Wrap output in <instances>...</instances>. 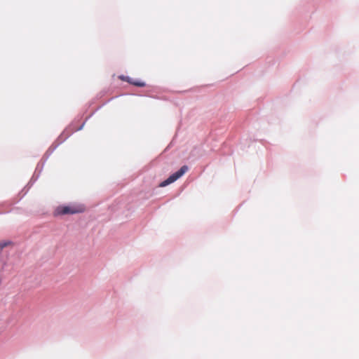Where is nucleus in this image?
Returning a JSON list of instances; mask_svg holds the SVG:
<instances>
[{
  "label": "nucleus",
  "mask_w": 359,
  "mask_h": 359,
  "mask_svg": "<svg viewBox=\"0 0 359 359\" xmlns=\"http://www.w3.org/2000/svg\"><path fill=\"white\" fill-rule=\"evenodd\" d=\"M84 208L81 206H59L55 210L57 215H63L67 214H76L83 212Z\"/></svg>",
  "instance_id": "nucleus-1"
},
{
  "label": "nucleus",
  "mask_w": 359,
  "mask_h": 359,
  "mask_svg": "<svg viewBox=\"0 0 359 359\" xmlns=\"http://www.w3.org/2000/svg\"><path fill=\"white\" fill-rule=\"evenodd\" d=\"M188 170V167L187 165H183L181 168L177 171L176 172L171 175L167 180H164L160 184V187H165L178 180L180 177H182L186 172Z\"/></svg>",
  "instance_id": "nucleus-2"
},
{
  "label": "nucleus",
  "mask_w": 359,
  "mask_h": 359,
  "mask_svg": "<svg viewBox=\"0 0 359 359\" xmlns=\"http://www.w3.org/2000/svg\"><path fill=\"white\" fill-rule=\"evenodd\" d=\"M120 79L123 81H126L135 86L138 87H144L145 86V83L140 81H134L133 79L129 77H125L123 76H121Z\"/></svg>",
  "instance_id": "nucleus-3"
},
{
  "label": "nucleus",
  "mask_w": 359,
  "mask_h": 359,
  "mask_svg": "<svg viewBox=\"0 0 359 359\" xmlns=\"http://www.w3.org/2000/svg\"><path fill=\"white\" fill-rule=\"evenodd\" d=\"M9 243H0V248L2 249L5 247H6Z\"/></svg>",
  "instance_id": "nucleus-4"
}]
</instances>
